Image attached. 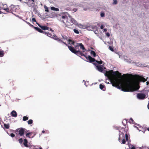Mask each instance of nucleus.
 Masks as SVG:
<instances>
[{"mask_svg":"<svg viewBox=\"0 0 149 149\" xmlns=\"http://www.w3.org/2000/svg\"><path fill=\"white\" fill-rule=\"evenodd\" d=\"M44 8L45 9V11L46 12H48L49 11V9L45 5L44 6Z\"/></svg>","mask_w":149,"mask_h":149,"instance_id":"obj_31","label":"nucleus"},{"mask_svg":"<svg viewBox=\"0 0 149 149\" xmlns=\"http://www.w3.org/2000/svg\"><path fill=\"white\" fill-rule=\"evenodd\" d=\"M32 134V132L28 133L26 134V136L27 137H30V136H31Z\"/></svg>","mask_w":149,"mask_h":149,"instance_id":"obj_27","label":"nucleus"},{"mask_svg":"<svg viewBox=\"0 0 149 149\" xmlns=\"http://www.w3.org/2000/svg\"><path fill=\"white\" fill-rule=\"evenodd\" d=\"M96 62L100 64H101L102 63V61H96Z\"/></svg>","mask_w":149,"mask_h":149,"instance_id":"obj_34","label":"nucleus"},{"mask_svg":"<svg viewBox=\"0 0 149 149\" xmlns=\"http://www.w3.org/2000/svg\"><path fill=\"white\" fill-rule=\"evenodd\" d=\"M4 127L5 128L8 129L9 128V125L8 124L4 123Z\"/></svg>","mask_w":149,"mask_h":149,"instance_id":"obj_22","label":"nucleus"},{"mask_svg":"<svg viewBox=\"0 0 149 149\" xmlns=\"http://www.w3.org/2000/svg\"><path fill=\"white\" fill-rule=\"evenodd\" d=\"M136 97L139 100H144L146 98V95L143 93H138L137 94Z\"/></svg>","mask_w":149,"mask_h":149,"instance_id":"obj_5","label":"nucleus"},{"mask_svg":"<svg viewBox=\"0 0 149 149\" xmlns=\"http://www.w3.org/2000/svg\"><path fill=\"white\" fill-rule=\"evenodd\" d=\"M126 141L124 139V138L123 139L122 141L121 142V143L123 144H125V143Z\"/></svg>","mask_w":149,"mask_h":149,"instance_id":"obj_35","label":"nucleus"},{"mask_svg":"<svg viewBox=\"0 0 149 149\" xmlns=\"http://www.w3.org/2000/svg\"><path fill=\"white\" fill-rule=\"evenodd\" d=\"M63 42V43H64L65 45H66L67 46H68L67 45V44H66L65 42H63V41H62V42Z\"/></svg>","mask_w":149,"mask_h":149,"instance_id":"obj_51","label":"nucleus"},{"mask_svg":"<svg viewBox=\"0 0 149 149\" xmlns=\"http://www.w3.org/2000/svg\"><path fill=\"white\" fill-rule=\"evenodd\" d=\"M104 26L103 25H101L100 26V28L102 29L104 28Z\"/></svg>","mask_w":149,"mask_h":149,"instance_id":"obj_45","label":"nucleus"},{"mask_svg":"<svg viewBox=\"0 0 149 149\" xmlns=\"http://www.w3.org/2000/svg\"><path fill=\"white\" fill-rule=\"evenodd\" d=\"M16 10V7L13 5H11L8 8L7 12L12 13L13 12H15Z\"/></svg>","mask_w":149,"mask_h":149,"instance_id":"obj_3","label":"nucleus"},{"mask_svg":"<svg viewBox=\"0 0 149 149\" xmlns=\"http://www.w3.org/2000/svg\"><path fill=\"white\" fill-rule=\"evenodd\" d=\"M35 135V134H34V136H32V137H33Z\"/></svg>","mask_w":149,"mask_h":149,"instance_id":"obj_63","label":"nucleus"},{"mask_svg":"<svg viewBox=\"0 0 149 149\" xmlns=\"http://www.w3.org/2000/svg\"><path fill=\"white\" fill-rule=\"evenodd\" d=\"M73 10L74 11V12H76L77 11L76 9H73Z\"/></svg>","mask_w":149,"mask_h":149,"instance_id":"obj_54","label":"nucleus"},{"mask_svg":"<svg viewBox=\"0 0 149 149\" xmlns=\"http://www.w3.org/2000/svg\"><path fill=\"white\" fill-rule=\"evenodd\" d=\"M97 67L98 70L100 72H102L103 71V69L102 66L97 65Z\"/></svg>","mask_w":149,"mask_h":149,"instance_id":"obj_14","label":"nucleus"},{"mask_svg":"<svg viewBox=\"0 0 149 149\" xmlns=\"http://www.w3.org/2000/svg\"><path fill=\"white\" fill-rule=\"evenodd\" d=\"M17 131L19 132V134L20 136H22L24 134V129L23 128L17 129Z\"/></svg>","mask_w":149,"mask_h":149,"instance_id":"obj_6","label":"nucleus"},{"mask_svg":"<svg viewBox=\"0 0 149 149\" xmlns=\"http://www.w3.org/2000/svg\"><path fill=\"white\" fill-rule=\"evenodd\" d=\"M77 46H80V48L83 50H85V49L83 45L81 43H78L77 44Z\"/></svg>","mask_w":149,"mask_h":149,"instance_id":"obj_19","label":"nucleus"},{"mask_svg":"<svg viewBox=\"0 0 149 149\" xmlns=\"http://www.w3.org/2000/svg\"><path fill=\"white\" fill-rule=\"evenodd\" d=\"M75 54L79 56H85V55L81 52L79 50H76Z\"/></svg>","mask_w":149,"mask_h":149,"instance_id":"obj_8","label":"nucleus"},{"mask_svg":"<svg viewBox=\"0 0 149 149\" xmlns=\"http://www.w3.org/2000/svg\"><path fill=\"white\" fill-rule=\"evenodd\" d=\"M148 108L149 109V103H148Z\"/></svg>","mask_w":149,"mask_h":149,"instance_id":"obj_57","label":"nucleus"},{"mask_svg":"<svg viewBox=\"0 0 149 149\" xmlns=\"http://www.w3.org/2000/svg\"><path fill=\"white\" fill-rule=\"evenodd\" d=\"M38 26L43 30H49V28L47 26H41L38 23H37Z\"/></svg>","mask_w":149,"mask_h":149,"instance_id":"obj_9","label":"nucleus"},{"mask_svg":"<svg viewBox=\"0 0 149 149\" xmlns=\"http://www.w3.org/2000/svg\"><path fill=\"white\" fill-rule=\"evenodd\" d=\"M33 120L31 119L29 120L27 122L28 124L29 125H31L33 123Z\"/></svg>","mask_w":149,"mask_h":149,"instance_id":"obj_29","label":"nucleus"},{"mask_svg":"<svg viewBox=\"0 0 149 149\" xmlns=\"http://www.w3.org/2000/svg\"><path fill=\"white\" fill-rule=\"evenodd\" d=\"M29 1H31V0H28Z\"/></svg>","mask_w":149,"mask_h":149,"instance_id":"obj_61","label":"nucleus"},{"mask_svg":"<svg viewBox=\"0 0 149 149\" xmlns=\"http://www.w3.org/2000/svg\"><path fill=\"white\" fill-rule=\"evenodd\" d=\"M103 31H104L106 32L107 31V29H104Z\"/></svg>","mask_w":149,"mask_h":149,"instance_id":"obj_49","label":"nucleus"},{"mask_svg":"<svg viewBox=\"0 0 149 149\" xmlns=\"http://www.w3.org/2000/svg\"><path fill=\"white\" fill-rule=\"evenodd\" d=\"M2 13V12H1V11H0V14H1V13Z\"/></svg>","mask_w":149,"mask_h":149,"instance_id":"obj_59","label":"nucleus"},{"mask_svg":"<svg viewBox=\"0 0 149 149\" xmlns=\"http://www.w3.org/2000/svg\"><path fill=\"white\" fill-rule=\"evenodd\" d=\"M42 132L43 133H44L45 132V131L44 130H43L42 131Z\"/></svg>","mask_w":149,"mask_h":149,"instance_id":"obj_58","label":"nucleus"},{"mask_svg":"<svg viewBox=\"0 0 149 149\" xmlns=\"http://www.w3.org/2000/svg\"><path fill=\"white\" fill-rule=\"evenodd\" d=\"M69 42V44H72L73 45H74V42L72 41V40L70 39H68V40Z\"/></svg>","mask_w":149,"mask_h":149,"instance_id":"obj_23","label":"nucleus"},{"mask_svg":"<svg viewBox=\"0 0 149 149\" xmlns=\"http://www.w3.org/2000/svg\"><path fill=\"white\" fill-rule=\"evenodd\" d=\"M85 57L86 58V59L89 60V61L90 62L92 63L93 62H95V58H92L90 56H88L85 55Z\"/></svg>","mask_w":149,"mask_h":149,"instance_id":"obj_7","label":"nucleus"},{"mask_svg":"<svg viewBox=\"0 0 149 149\" xmlns=\"http://www.w3.org/2000/svg\"><path fill=\"white\" fill-rule=\"evenodd\" d=\"M146 85H148L149 84V82L148 81H147V82H146Z\"/></svg>","mask_w":149,"mask_h":149,"instance_id":"obj_53","label":"nucleus"},{"mask_svg":"<svg viewBox=\"0 0 149 149\" xmlns=\"http://www.w3.org/2000/svg\"><path fill=\"white\" fill-rule=\"evenodd\" d=\"M125 139L126 140V141H128V136L127 134H125Z\"/></svg>","mask_w":149,"mask_h":149,"instance_id":"obj_36","label":"nucleus"},{"mask_svg":"<svg viewBox=\"0 0 149 149\" xmlns=\"http://www.w3.org/2000/svg\"><path fill=\"white\" fill-rule=\"evenodd\" d=\"M70 21L73 24H76L77 23L76 21L73 18H71Z\"/></svg>","mask_w":149,"mask_h":149,"instance_id":"obj_25","label":"nucleus"},{"mask_svg":"<svg viewBox=\"0 0 149 149\" xmlns=\"http://www.w3.org/2000/svg\"><path fill=\"white\" fill-rule=\"evenodd\" d=\"M8 9L7 6L6 4H3L2 6L0 7V10H3L7 12Z\"/></svg>","mask_w":149,"mask_h":149,"instance_id":"obj_10","label":"nucleus"},{"mask_svg":"<svg viewBox=\"0 0 149 149\" xmlns=\"http://www.w3.org/2000/svg\"><path fill=\"white\" fill-rule=\"evenodd\" d=\"M51 9L53 10L58 11V8H56L54 7H52L51 8Z\"/></svg>","mask_w":149,"mask_h":149,"instance_id":"obj_26","label":"nucleus"},{"mask_svg":"<svg viewBox=\"0 0 149 149\" xmlns=\"http://www.w3.org/2000/svg\"><path fill=\"white\" fill-rule=\"evenodd\" d=\"M91 54L92 55H93V56L95 57L96 56L95 52L94 51H91Z\"/></svg>","mask_w":149,"mask_h":149,"instance_id":"obj_21","label":"nucleus"},{"mask_svg":"<svg viewBox=\"0 0 149 149\" xmlns=\"http://www.w3.org/2000/svg\"><path fill=\"white\" fill-rule=\"evenodd\" d=\"M62 38L63 39L66 40H68V38L65 35H62Z\"/></svg>","mask_w":149,"mask_h":149,"instance_id":"obj_24","label":"nucleus"},{"mask_svg":"<svg viewBox=\"0 0 149 149\" xmlns=\"http://www.w3.org/2000/svg\"><path fill=\"white\" fill-rule=\"evenodd\" d=\"M49 30H50V31H53L52 30V29L51 28H49Z\"/></svg>","mask_w":149,"mask_h":149,"instance_id":"obj_55","label":"nucleus"},{"mask_svg":"<svg viewBox=\"0 0 149 149\" xmlns=\"http://www.w3.org/2000/svg\"><path fill=\"white\" fill-rule=\"evenodd\" d=\"M132 78L134 79L139 80L143 82H145L147 81V79L143 77L139 76L136 75H132Z\"/></svg>","mask_w":149,"mask_h":149,"instance_id":"obj_2","label":"nucleus"},{"mask_svg":"<svg viewBox=\"0 0 149 149\" xmlns=\"http://www.w3.org/2000/svg\"><path fill=\"white\" fill-rule=\"evenodd\" d=\"M31 1H32V4H33L35 3V1L34 0H31Z\"/></svg>","mask_w":149,"mask_h":149,"instance_id":"obj_46","label":"nucleus"},{"mask_svg":"<svg viewBox=\"0 0 149 149\" xmlns=\"http://www.w3.org/2000/svg\"><path fill=\"white\" fill-rule=\"evenodd\" d=\"M10 136L12 137H14L15 136V135L13 133H11L10 134Z\"/></svg>","mask_w":149,"mask_h":149,"instance_id":"obj_42","label":"nucleus"},{"mask_svg":"<svg viewBox=\"0 0 149 149\" xmlns=\"http://www.w3.org/2000/svg\"><path fill=\"white\" fill-rule=\"evenodd\" d=\"M106 35L108 37H109L110 36V33H108V32L107 33H106Z\"/></svg>","mask_w":149,"mask_h":149,"instance_id":"obj_43","label":"nucleus"},{"mask_svg":"<svg viewBox=\"0 0 149 149\" xmlns=\"http://www.w3.org/2000/svg\"><path fill=\"white\" fill-rule=\"evenodd\" d=\"M14 85V84H13V83L12 82V85Z\"/></svg>","mask_w":149,"mask_h":149,"instance_id":"obj_60","label":"nucleus"},{"mask_svg":"<svg viewBox=\"0 0 149 149\" xmlns=\"http://www.w3.org/2000/svg\"><path fill=\"white\" fill-rule=\"evenodd\" d=\"M124 120H123V122H122V123H123V125H125V123H124Z\"/></svg>","mask_w":149,"mask_h":149,"instance_id":"obj_56","label":"nucleus"},{"mask_svg":"<svg viewBox=\"0 0 149 149\" xmlns=\"http://www.w3.org/2000/svg\"><path fill=\"white\" fill-rule=\"evenodd\" d=\"M100 16L101 17H104V14L103 13H101L100 14Z\"/></svg>","mask_w":149,"mask_h":149,"instance_id":"obj_40","label":"nucleus"},{"mask_svg":"<svg viewBox=\"0 0 149 149\" xmlns=\"http://www.w3.org/2000/svg\"><path fill=\"white\" fill-rule=\"evenodd\" d=\"M113 4H116L118 2L117 0H113Z\"/></svg>","mask_w":149,"mask_h":149,"instance_id":"obj_38","label":"nucleus"},{"mask_svg":"<svg viewBox=\"0 0 149 149\" xmlns=\"http://www.w3.org/2000/svg\"><path fill=\"white\" fill-rule=\"evenodd\" d=\"M60 18L61 21L65 24L67 21V17L64 14H62L61 15Z\"/></svg>","mask_w":149,"mask_h":149,"instance_id":"obj_4","label":"nucleus"},{"mask_svg":"<svg viewBox=\"0 0 149 149\" xmlns=\"http://www.w3.org/2000/svg\"><path fill=\"white\" fill-rule=\"evenodd\" d=\"M29 119L28 117L26 116H24L23 118V121H26Z\"/></svg>","mask_w":149,"mask_h":149,"instance_id":"obj_28","label":"nucleus"},{"mask_svg":"<svg viewBox=\"0 0 149 149\" xmlns=\"http://www.w3.org/2000/svg\"><path fill=\"white\" fill-rule=\"evenodd\" d=\"M73 31L75 33L77 34H79V32L77 30L74 29L73 30Z\"/></svg>","mask_w":149,"mask_h":149,"instance_id":"obj_33","label":"nucleus"},{"mask_svg":"<svg viewBox=\"0 0 149 149\" xmlns=\"http://www.w3.org/2000/svg\"><path fill=\"white\" fill-rule=\"evenodd\" d=\"M25 22H26L27 24H28L30 26H31L32 27H34V26L33 25H32L29 22H27V21H25Z\"/></svg>","mask_w":149,"mask_h":149,"instance_id":"obj_32","label":"nucleus"},{"mask_svg":"<svg viewBox=\"0 0 149 149\" xmlns=\"http://www.w3.org/2000/svg\"><path fill=\"white\" fill-rule=\"evenodd\" d=\"M54 39L57 41L58 42H62V40L58 38L57 36L54 35L52 38Z\"/></svg>","mask_w":149,"mask_h":149,"instance_id":"obj_13","label":"nucleus"},{"mask_svg":"<svg viewBox=\"0 0 149 149\" xmlns=\"http://www.w3.org/2000/svg\"><path fill=\"white\" fill-rule=\"evenodd\" d=\"M68 47L69 50L71 52L74 54L75 53V52H76V50L73 47L70 46H68Z\"/></svg>","mask_w":149,"mask_h":149,"instance_id":"obj_12","label":"nucleus"},{"mask_svg":"<svg viewBox=\"0 0 149 149\" xmlns=\"http://www.w3.org/2000/svg\"><path fill=\"white\" fill-rule=\"evenodd\" d=\"M109 49H110L111 51H113V48L111 47V46H109Z\"/></svg>","mask_w":149,"mask_h":149,"instance_id":"obj_41","label":"nucleus"},{"mask_svg":"<svg viewBox=\"0 0 149 149\" xmlns=\"http://www.w3.org/2000/svg\"><path fill=\"white\" fill-rule=\"evenodd\" d=\"M24 142L23 143V144L24 146L26 147H29V146L27 144L28 143V141L26 139H25L24 140Z\"/></svg>","mask_w":149,"mask_h":149,"instance_id":"obj_17","label":"nucleus"},{"mask_svg":"<svg viewBox=\"0 0 149 149\" xmlns=\"http://www.w3.org/2000/svg\"><path fill=\"white\" fill-rule=\"evenodd\" d=\"M31 1H32V4H33L35 3V1L34 0H31Z\"/></svg>","mask_w":149,"mask_h":149,"instance_id":"obj_47","label":"nucleus"},{"mask_svg":"<svg viewBox=\"0 0 149 149\" xmlns=\"http://www.w3.org/2000/svg\"><path fill=\"white\" fill-rule=\"evenodd\" d=\"M130 149H135V148L134 146H133Z\"/></svg>","mask_w":149,"mask_h":149,"instance_id":"obj_48","label":"nucleus"},{"mask_svg":"<svg viewBox=\"0 0 149 149\" xmlns=\"http://www.w3.org/2000/svg\"><path fill=\"white\" fill-rule=\"evenodd\" d=\"M11 116L13 117H16L17 116V114L16 111L13 110V111L11 113Z\"/></svg>","mask_w":149,"mask_h":149,"instance_id":"obj_15","label":"nucleus"},{"mask_svg":"<svg viewBox=\"0 0 149 149\" xmlns=\"http://www.w3.org/2000/svg\"><path fill=\"white\" fill-rule=\"evenodd\" d=\"M32 21L33 22H36V20L35 18H33L32 19Z\"/></svg>","mask_w":149,"mask_h":149,"instance_id":"obj_44","label":"nucleus"},{"mask_svg":"<svg viewBox=\"0 0 149 149\" xmlns=\"http://www.w3.org/2000/svg\"><path fill=\"white\" fill-rule=\"evenodd\" d=\"M100 88L103 91H105V90L106 88L105 86L101 84H100Z\"/></svg>","mask_w":149,"mask_h":149,"instance_id":"obj_18","label":"nucleus"},{"mask_svg":"<svg viewBox=\"0 0 149 149\" xmlns=\"http://www.w3.org/2000/svg\"><path fill=\"white\" fill-rule=\"evenodd\" d=\"M4 54L3 52L0 50V57H3Z\"/></svg>","mask_w":149,"mask_h":149,"instance_id":"obj_30","label":"nucleus"},{"mask_svg":"<svg viewBox=\"0 0 149 149\" xmlns=\"http://www.w3.org/2000/svg\"><path fill=\"white\" fill-rule=\"evenodd\" d=\"M105 75L110 80L112 86L124 92H132L139 88L121 81L122 75L118 71H113L112 70L106 71Z\"/></svg>","mask_w":149,"mask_h":149,"instance_id":"obj_1","label":"nucleus"},{"mask_svg":"<svg viewBox=\"0 0 149 149\" xmlns=\"http://www.w3.org/2000/svg\"><path fill=\"white\" fill-rule=\"evenodd\" d=\"M124 137L125 135L122 132H121V133L120 134L118 140L120 142V141L122 139L124 138Z\"/></svg>","mask_w":149,"mask_h":149,"instance_id":"obj_11","label":"nucleus"},{"mask_svg":"<svg viewBox=\"0 0 149 149\" xmlns=\"http://www.w3.org/2000/svg\"><path fill=\"white\" fill-rule=\"evenodd\" d=\"M44 33L47 36L49 37H51V38H52V37L53 36H54V35H52L51 33H49L46 32H44Z\"/></svg>","mask_w":149,"mask_h":149,"instance_id":"obj_20","label":"nucleus"},{"mask_svg":"<svg viewBox=\"0 0 149 149\" xmlns=\"http://www.w3.org/2000/svg\"><path fill=\"white\" fill-rule=\"evenodd\" d=\"M39 149H42L41 148H40Z\"/></svg>","mask_w":149,"mask_h":149,"instance_id":"obj_62","label":"nucleus"},{"mask_svg":"<svg viewBox=\"0 0 149 149\" xmlns=\"http://www.w3.org/2000/svg\"><path fill=\"white\" fill-rule=\"evenodd\" d=\"M148 130V131H149V127H148V128H146V129H145V130Z\"/></svg>","mask_w":149,"mask_h":149,"instance_id":"obj_52","label":"nucleus"},{"mask_svg":"<svg viewBox=\"0 0 149 149\" xmlns=\"http://www.w3.org/2000/svg\"><path fill=\"white\" fill-rule=\"evenodd\" d=\"M63 42V43H64L65 45H66L67 46H68L67 45V44H66L65 42H63V41H62V42Z\"/></svg>","mask_w":149,"mask_h":149,"instance_id":"obj_50","label":"nucleus"},{"mask_svg":"<svg viewBox=\"0 0 149 149\" xmlns=\"http://www.w3.org/2000/svg\"><path fill=\"white\" fill-rule=\"evenodd\" d=\"M134 122V120L132 119V118H131L130 119V122L131 123H133V122Z\"/></svg>","mask_w":149,"mask_h":149,"instance_id":"obj_37","label":"nucleus"},{"mask_svg":"<svg viewBox=\"0 0 149 149\" xmlns=\"http://www.w3.org/2000/svg\"><path fill=\"white\" fill-rule=\"evenodd\" d=\"M19 143H20V144H21L23 142V140H22V139L21 138V139H19Z\"/></svg>","mask_w":149,"mask_h":149,"instance_id":"obj_39","label":"nucleus"},{"mask_svg":"<svg viewBox=\"0 0 149 149\" xmlns=\"http://www.w3.org/2000/svg\"><path fill=\"white\" fill-rule=\"evenodd\" d=\"M33 28H34L35 29L36 31L40 33H44V32L41 29L37 27L34 26V27H33Z\"/></svg>","mask_w":149,"mask_h":149,"instance_id":"obj_16","label":"nucleus"}]
</instances>
